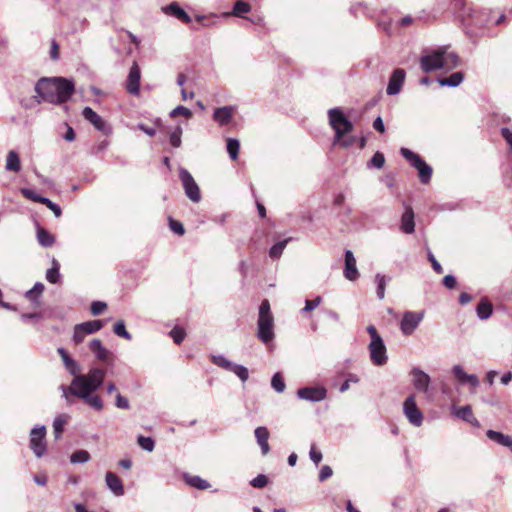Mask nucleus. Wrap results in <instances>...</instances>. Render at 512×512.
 Here are the masks:
<instances>
[{
  "label": "nucleus",
  "mask_w": 512,
  "mask_h": 512,
  "mask_svg": "<svg viewBox=\"0 0 512 512\" xmlns=\"http://www.w3.org/2000/svg\"><path fill=\"white\" fill-rule=\"evenodd\" d=\"M235 108L233 106H223L216 108L213 113V119L221 126L227 125L233 118Z\"/></svg>",
  "instance_id": "obj_19"
},
{
  "label": "nucleus",
  "mask_w": 512,
  "mask_h": 512,
  "mask_svg": "<svg viewBox=\"0 0 512 512\" xmlns=\"http://www.w3.org/2000/svg\"><path fill=\"white\" fill-rule=\"evenodd\" d=\"M254 434H255L257 443L261 448L262 454L267 455L270 451V446L268 443L270 433H269L268 429L264 426L257 427L254 431Z\"/></svg>",
  "instance_id": "obj_22"
},
{
  "label": "nucleus",
  "mask_w": 512,
  "mask_h": 512,
  "mask_svg": "<svg viewBox=\"0 0 512 512\" xmlns=\"http://www.w3.org/2000/svg\"><path fill=\"white\" fill-rule=\"evenodd\" d=\"M259 317H272L271 311H270V303L267 299L263 300L261 302L260 308H259Z\"/></svg>",
  "instance_id": "obj_57"
},
{
  "label": "nucleus",
  "mask_w": 512,
  "mask_h": 512,
  "mask_svg": "<svg viewBox=\"0 0 512 512\" xmlns=\"http://www.w3.org/2000/svg\"><path fill=\"white\" fill-rule=\"evenodd\" d=\"M271 386L272 388L278 392V393H282L284 392L285 388H286V385H285V382H284V379H283V376L280 372H276L273 376H272V379H271Z\"/></svg>",
  "instance_id": "obj_42"
},
{
  "label": "nucleus",
  "mask_w": 512,
  "mask_h": 512,
  "mask_svg": "<svg viewBox=\"0 0 512 512\" xmlns=\"http://www.w3.org/2000/svg\"><path fill=\"white\" fill-rule=\"evenodd\" d=\"M115 406L120 409L127 410L130 408L129 401L126 397L122 396L119 392L115 394Z\"/></svg>",
  "instance_id": "obj_53"
},
{
  "label": "nucleus",
  "mask_w": 512,
  "mask_h": 512,
  "mask_svg": "<svg viewBox=\"0 0 512 512\" xmlns=\"http://www.w3.org/2000/svg\"><path fill=\"white\" fill-rule=\"evenodd\" d=\"M373 128L380 132V133H383L385 131V126H384V122L382 120V118L380 116H378L374 122H373Z\"/></svg>",
  "instance_id": "obj_63"
},
{
  "label": "nucleus",
  "mask_w": 512,
  "mask_h": 512,
  "mask_svg": "<svg viewBox=\"0 0 512 512\" xmlns=\"http://www.w3.org/2000/svg\"><path fill=\"white\" fill-rule=\"evenodd\" d=\"M290 240L291 238H287L274 244L269 249V256L273 259L279 258Z\"/></svg>",
  "instance_id": "obj_38"
},
{
  "label": "nucleus",
  "mask_w": 512,
  "mask_h": 512,
  "mask_svg": "<svg viewBox=\"0 0 512 512\" xmlns=\"http://www.w3.org/2000/svg\"><path fill=\"white\" fill-rule=\"evenodd\" d=\"M424 315V311H405L400 322V330L402 334L405 336L412 335L422 322Z\"/></svg>",
  "instance_id": "obj_8"
},
{
  "label": "nucleus",
  "mask_w": 512,
  "mask_h": 512,
  "mask_svg": "<svg viewBox=\"0 0 512 512\" xmlns=\"http://www.w3.org/2000/svg\"><path fill=\"white\" fill-rule=\"evenodd\" d=\"M384 163H385V157H384L383 153L376 152L372 156L371 160L369 161L368 166L380 169L383 167Z\"/></svg>",
  "instance_id": "obj_47"
},
{
  "label": "nucleus",
  "mask_w": 512,
  "mask_h": 512,
  "mask_svg": "<svg viewBox=\"0 0 512 512\" xmlns=\"http://www.w3.org/2000/svg\"><path fill=\"white\" fill-rule=\"evenodd\" d=\"M183 477H184L185 482L188 485H190L194 488H197L199 490H205L210 487V483L208 481L202 479L199 476L184 473Z\"/></svg>",
  "instance_id": "obj_30"
},
{
  "label": "nucleus",
  "mask_w": 512,
  "mask_h": 512,
  "mask_svg": "<svg viewBox=\"0 0 512 512\" xmlns=\"http://www.w3.org/2000/svg\"><path fill=\"white\" fill-rule=\"evenodd\" d=\"M6 170L11 172H19L21 169L20 158L17 152L11 150L7 154L6 158Z\"/></svg>",
  "instance_id": "obj_32"
},
{
  "label": "nucleus",
  "mask_w": 512,
  "mask_h": 512,
  "mask_svg": "<svg viewBox=\"0 0 512 512\" xmlns=\"http://www.w3.org/2000/svg\"><path fill=\"white\" fill-rule=\"evenodd\" d=\"M182 128L180 126L170 133V143L173 147L178 148L181 145Z\"/></svg>",
  "instance_id": "obj_48"
},
{
  "label": "nucleus",
  "mask_w": 512,
  "mask_h": 512,
  "mask_svg": "<svg viewBox=\"0 0 512 512\" xmlns=\"http://www.w3.org/2000/svg\"><path fill=\"white\" fill-rule=\"evenodd\" d=\"M452 373L460 384H465L470 374H467L461 365H454Z\"/></svg>",
  "instance_id": "obj_46"
},
{
  "label": "nucleus",
  "mask_w": 512,
  "mask_h": 512,
  "mask_svg": "<svg viewBox=\"0 0 512 512\" xmlns=\"http://www.w3.org/2000/svg\"><path fill=\"white\" fill-rule=\"evenodd\" d=\"M344 277L349 281H355L359 277V272L356 267V259L351 250H346L345 252Z\"/></svg>",
  "instance_id": "obj_18"
},
{
  "label": "nucleus",
  "mask_w": 512,
  "mask_h": 512,
  "mask_svg": "<svg viewBox=\"0 0 512 512\" xmlns=\"http://www.w3.org/2000/svg\"><path fill=\"white\" fill-rule=\"evenodd\" d=\"M37 239L38 242L43 247H50L54 244L55 238L52 234H50L47 230L43 228H39L37 231Z\"/></svg>",
  "instance_id": "obj_37"
},
{
  "label": "nucleus",
  "mask_w": 512,
  "mask_h": 512,
  "mask_svg": "<svg viewBox=\"0 0 512 512\" xmlns=\"http://www.w3.org/2000/svg\"><path fill=\"white\" fill-rule=\"evenodd\" d=\"M387 277L385 275L377 274L375 276V281L377 283V297L382 300L385 297V287H386Z\"/></svg>",
  "instance_id": "obj_44"
},
{
  "label": "nucleus",
  "mask_w": 512,
  "mask_h": 512,
  "mask_svg": "<svg viewBox=\"0 0 512 512\" xmlns=\"http://www.w3.org/2000/svg\"><path fill=\"white\" fill-rule=\"evenodd\" d=\"M486 435L490 440L495 441L502 446L512 447V437L508 435H504L503 433L494 430H488Z\"/></svg>",
  "instance_id": "obj_29"
},
{
  "label": "nucleus",
  "mask_w": 512,
  "mask_h": 512,
  "mask_svg": "<svg viewBox=\"0 0 512 512\" xmlns=\"http://www.w3.org/2000/svg\"><path fill=\"white\" fill-rule=\"evenodd\" d=\"M333 474V470L330 466L324 465L319 473V481L323 482L326 479L330 478Z\"/></svg>",
  "instance_id": "obj_60"
},
{
  "label": "nucleus",
  "mask_w": 512,
  "mask_h": 512,
  "mask_svg": "<svg viewBox=\"0 0 512 512\" xmlns=\"http://www.w3.org/2000/svg\"><path fill=\"white\" fill-rule=\"evenodd\" d=\"M141 71L136 62L130 67L126 81V89L130 94L138 95L140 89Z\"/></svg>",
  "instance_id": "obj_15"
},
{
  "label": "nucleus",
  "mask_w": 512,
  "mask_h": 512,
  "mask_svg": "<svg viewBox=\"0 0 512 512\" xmlns=\"http://www.w3.org/2000/svg\"><path fill=\"white\" fill-rule=\"evenodd\" d=\"M240 149V143L237 139L229 138L227 140V152L232 160H236L238 158Z\"/></svg>",
  "instance_id": "obj_41"
},
{
  "label": "nucleus",
  "mask_w": 512,
  "mask_h": 512,
  "mask_svg": "<svg viewBox=\"0 0 512 512\" xmlns=\"http://www.w3.org/2000/svg\"><path fill=\"white\" fill-rule=\"evenodd\" d=\"M89 348L95 357L100 361H107L112 353L103 347L102 342L99 339H93L89 343Z\"/></svg>",
  "instance_id": "obj_25"
},
{
  "label": "nucleus",
  "mask_w": 512,
  "mask_h": 512,
  "mask_svg": "<svg viewBox=\"0 0 512 512\" xmlns=\"http://www.w3.org/2000/svg\"><path fill=\"white\" fill-rule=\"evenodd\" d=\"M367 332L371 337V341L368 345V351L371 362L375 366H383L387 363V349L381 335L378 333L374 325L367 327Z\"/></svg>",
  "instance_id": "obj_3"
},
{
  "label": "nucleus",
  "mask_w": 512,
  "mask_h": 512,
  "mask_svg": "<svg viewBox=\"0 0 512 512\" xmlns=\"http://www.w3.org/2000/svg\"><path fill=\"white\" fill-rule=\"evenodd\" d=\"M169 227L177 235H183L185 233L183 224L172 218H169Z\"/></svg>",
  "instance_id": "obj_55"
},
{
  "label": "nucleus",
  "mask_w": 512,
  "mask_h": 512,
  "mask_svg": "<svg viewBox=\"0 0 512 512\" xmlns=\"http://www.w3.org/2000/svg\"><path fill=\"white\" fill-rule=\"evenodd\" d=\"M69 419L68 415L60 414L54 418L53 421V432L55 439H59L64 431V425L67 423Z\"/></svg>",
  "instance_id": "obj_35"
},
{
  "label": "nucleus",
  "mask_w": 512,
  "mask_h": 512,
  "mask_svg": "<svg viewBox=\"0 0 512 512\" xmlns=\"http://www.w3.org/2000/svg\"><path fill=\"white\" fill-rule=\"evenodd\" d=\"M58 354L63 360V363L65 365V368L68 370V372L75 377L80 372L79 364L70 357V355L67 353V351L60 347L57 349Z\"/></svg>",
  "instance_id": "obj_24"
},
{
  "label": "nucleus",
  "mask_w": 512,
  "mask_h": 512,
  "mask_svg": "<svg viewBox=\"0 0 512 512\" xmlns=\"http://www.w3.org/2000/svg\"><path fill=\"white\" fill-rule=\"evenodd\" d=\"M170 335L176 344H180L185 338V331L182 328L175 327L170 331Z\"/></svg>",
  "instance_id": "obj_54"
},
{
  "label": "nucleus",
  "mask_w": 512,
  "mask_h": 512,
  "mask_svg": "<svg viewBox=\"0 0 512 512\" xmlns=\"http://www.w3.org/2000/svg\"><path fill=\"white\" fill-rule=\"evenodd\" d=\"M414 388L421 393H428L431 382L430 376L418 367H414L410 371Z\"/></svg>",
  "instance_id": "obj_13"
},
{
  "label": "nucleus",
  "mask_w": 512,
  "mask_h": 512,
  "mask_svg": "<svg viewBox=\"0 0 512 512\" xmlns=\"http://www.w3.org/2000/svg\"><path fill=\"white\" fill-rule=\"evenodd\" d=\"M445 52V46L438 47L430 52L424 51L420 58V67L426 72H432L443 68L442 54Z\"/></svg>",
  "instance_id": "obj_6"
},
{
  "label": "nucleus",
  "mask_w": 512,
  "mask_h": 512,
  "mask_svg": "<svg viewBox=\"0 0 512 512\" xmlns=\"http://www.w3.org/2000/svg\"><path fill=\"white\" fill-rule=\"evenodd\" d=\"M463 79V72L458 71L451 74L449 77L440 78L438 82L441 86L457 87L462 83Z\"/></svg>",
  "instance_id": "obj_34"
},
{
  "label": "nucleus",
  "mask_w": 512,
  "mask_h": 512,
  "mask_svg": "<svg viewBox=\"0 0 512 512\" xmlns=\"http://www.w3.org/2000/svg\"><path fill=\"white\" fill-rule=\"evenodd\" d=\"M427 256H428V260L431 262L433 270L436 273L441 274L443 272V268L440 265V263L436 260V258L433 255V253L429 251Z\"/></svg>",
  "instance_id": "obj_59"
},
{
  "label": "nucleus",
  "mask_w": 512,
  "mask_h": 512,
  "mask_svg": "<svg viewBox=\"0 0 512 512\" xmlns=\"http://www.w3.org/2000/svg\"><path fill=\"white\" fill-rule=\"evenodd\" d=\"M310 459L315 463V465H318L322 460V453L320 451H317L312 445L309 453Z\"/></svg>",
  "instance_id": "obj_61"
},
{
  "label": "nucleus",
  "mask_w": 512,
  "mask_h": 512,
  "mask_svg": "<svg viewBox=\"0 0 512 512\" xmlns=\"http://www.w3.org/2000/svg\"><path fill=\"white\" fill-rule=\"evenodd\" d=\"M137 443L143 450L148 451V452H152L155 447V442L151 437H145V436L140 435L137 438Z\"/></svg>",
  "instance_id": "obj_45"
},
{
  "label": "nucleus",
  "mask_w": 512,
  "mask_h": 512,
  "mask_svg": "<svg viewBox=\"0 0 512 512\" xmlns=\"http://www.w3.org/2000/svg\"><path fill=\"white\" fill-rule=\"evenodd\" d=\"M82 115L84 119L90 122L97 130L106 135L111 132V128L91 107H85L82 111Z\"/></svg>",
  "instance_id": "obj_14"
},
{
  "label": "nucleus",
  "mask_w": 512,
  "mask_h": 512,
  "mask_svg": "<svg viewBox=\"0 0 512 512\" xmlns=\"http://www.w3.org/2000/svg\"><path fill=\"white\" fill-rule=\"evenodd\" d=\"M213 364L236 374L241 381L245 382L249 377L248 369L236 363L231 362L223 355H213L212 356Z\"/></svg>",
  "instance_id": "obj_11"
},
{
  "label": "nucleus",
  "mask_w": 512,
  "mask_h": 512,
  "mask_svg": "<svg viewBox=\"0 0 512 512\" xmlns=\"http://www.w3.org/2000/svg\"><path fill=\"white\" fill-rule=\"evenodd\" d=\"M453 413L456 417L462 419L465 422H468L473 425H478V420L474 417L472 408L470 405H465L462 407H453Z\"/></svg>",
  "instance_id": "obj_26"
},
{
  "label": "nucleus",
  "mask_w": 512,
  "mask_h": 512,
  "mask_svg": "<svg viewBox=\"0 0 512 512\" xmlns=\"http://www.w3.org/2000/svg\"><path fill=\"white\" fill-rule=\"evenodd\" d=\"M179 178L182 182L186 196L194 203H198L201 200V192L198 184L194 180L191 173L185 169L180 168Z\"/></svg>",
  "instance_id": "obj_7"
},
{
  "label": "nucleus",
  "mask_w": 512,
  "mask_h": 512,
  "mask_svg": "<svg viewBox=\"0 0 512 512\" xmlns=\"http://www.w3.org/2000/svg\"><path fill=\"white\" fill-rule=\"evenodd\" d=\"M164 13L172 15L183 23H190L191 17L180 7L177 2H172L163 8Z\"/></svg>",
  "instance_id": "obj_21"
},
{
  "label": "nucleus",
  "mask_w": 512,
  "mask_h": 512,
  "mask_svg": "<svg viewBox=\"0 0 512 512\" xmlns=\"http://www.w3.org/2000/svg\"><path fill=\"white\" fill-rule=\"evenodd\" d=\"M179 115H182L186 118H190L192 117V112L187 107L179 105L170 112V116L175 118Z\"/></svg>",
  "instance_id": "obj_49"
},
{
  "label": "nucleus",
  "mask_w": 512,
  "mask_h": 512,
  "mask_svg": "<svg viewBox=\"0 0 512 512\" xmlns=\"http://www.w3.org/2000/svg\"><path fill=\"white\" fill-rule=\"evenodd\" d=\"M501 135L507 141L512 149V132L508 128L501 129Z\"/></svg>",
  "instance_id": "obj_64"
},
{
  "label": "nucleus",
  "mask_w": 512,
  "mask_h": 512,
  "mask_svg": "<svg viewBox=\"0 0 512 512\" xmlns=\"http://www.w3.org/2000/svg\"><path fill=\"white\" fill-rule=\"evenodd\" d=\"M75 91L73 81L63 77H43L35 85V92L40 101L51 104H63L67 102Z\"/></svg>",
  "instance_id": "obj_2"
},
{
  "label": "nucleus",
  "mask_w": 512,
  "mask_h": 512,
  "mask_svg": "<svg viewBox=\"0 0 512 512\" xmlns=\"http://www.w3.org/2000/svg\"><path fill=\"white\" fill-rule=\"evenodd\" d=\"M90 460V454L88 451L80 449L74 451L70 456V461L73 464L86 463Z\"/></svg>",
  "instance_id": "obj_40"
},
{
  "label": "nucleus",
  "mask_w": 512,
  "mask_h": 512,
  "mask_svg": "<svg viewBox=\"0 0 512 512\" xmlns=\"http://www.w3.org/2000/svg\"><path fill=\"white\" fill-rule=\"evenodd\" d=\"M60 264L56 259L52 260V267L46 272V279L52 284H56L60 280Z\"/></svg>",
  "instance_id": "obj_36"
},
{
  "label": "nucleus",
  "mask_w": 512,
  "mask_h": 512,
  "mask_svg": "<svg viewBox=\"0 0 512 512\" xmlns=\"http://www.w3.org/2000/svg\"><path fill=\"white\" fill-rule=\"evenodd\" d=\"M456 284V278L453 275H446L443 278V285L448 289H454Z\"/></svg>",
  "instance_id": "obj_62"
},
{
  "label": "nucleus",
  "mask_w": 512,
  "mask_h": 512,
  "mask_svg": "<svg viewBox=\"0 0 512 512\" xmlns=\"http://www.w3.org/2000/svg\"><path fill=\"white\" fill-rule=\"evenodd\" d=\"M251 11V5L243 0H237L233 6V10L231 12L224 13V16H236L242 17L243 14Z\"/></svg>",
  "instance_id": "obj_33"
},
{
  "label": "nucleus",
  "mask_w": 512,
  "mask_h": 512,
  "mask_svg": "<svg viewBox=\"0 0 512 512\" xmlns=\"http://www.w3.org/2000/svg\"><path fill=\"white\" fill-rule=\"evenodd\" d=\"M297 396L306 401L320 402L327 397V390L324 387H303L297 390Z\"/></svg>",
  "instance_id": "obj_12"
},
{
  "label": "nucleus",
  "mask_w": 512,
  "mask_h": 512,
  "mask_svg": "<svg viewBox=\"0 0 512 512\" xmlns=\"http://www.w3.org/2000/svg\"><path fill=\"white\" fill-rule=\"evenodd\" d=\"M46 427L35 426L30 431V448L36 457L40 458L46 453Z\"/></svg>",
  "instance_id": "obj_10"
},
{
  "label": "nucleus",
  "mask_w": 512,
  "mask_h": 512,
  "mask_svg": "<svg viewBox=\"0 0 512 512\" xmlns=\"http://www.w3.org/2000/svg\"><path fill=\"white\" fill-rule=\"evenodd\" d=\"M268 484V478L264 474H259L250 481V485L254 488H264Z\"/></svg>",
  "instance_id": "obj_51"
},
{
  "label": "nucleus",
  "mask_w": 512,
  "mask_h": 512,
  "mask_svg": "<svg viewBox=\"0 0 512 512\" xmlns=\"http://www.w3.org/2000/svg\"><path fill=\"white\" fill-rule=\"evenodd\" d=\"M87 335L88 334L83 330V328L80 326V324H77L74 327L73 341L76 344L82 343Z\"/></svg>",
  "instance_id": "obj_50"
},
{
  "label": "nucleus",
  "mask_w": 512,
  "mask_h": 512,
  "mask_svg": "<svg viewBox=\"0 0 512 512\" xmlns=\"http://www.w3.org/2000/svg\"><path fill=\"white\" fill-rule=\"evenodd\" d=\"M107 304L102 301H93L91 304V313L94 316H98L103 313V311L106 309Z\"/></svg>",
  "instance_id": "obj_56"
},
{
  "label": "nucleus",
  "mask_w": 512,
  "mask_h": 512,
  "mask_svg": "<svg viewBox=\"0 0 512 512\" xmlns=\"http://www.w3.org/2000/svg\"><path fill=\"white\" fill-rule=\"evenodd\" d=\"M44 284L41 282L35 283V285L32 287V289L28 290L25 293V297L31 301L34 306L39 307L41 305L40 302V296L44 291Z\"/></svg>",
  "instance_id": "obj_28"
},
{
  "label": "nucleus",
  "mask_w": 512,
  "mask_h": 512,
  "mask_svg": "<svg viewBox=\"0 0 512 512\" xmlns=\"http://www.w3.org/2000/svg\"><path fill=\"white\" fill-rule=\"evenodd\" d=\"M405 76L406 72L401 68H397L392 72L386 89L388 95H396L401 91Z\"/></svg>",
  "instance_id": "obj_16"
},
{
  "label": "nucleus",
  "mask_w": 512,
  "mask_h": 512,
  "mask_svg": "<svg viewBox=\"0 0 512 512\" xmlns=\"http://www.w3.org/2000/svg\"><path fill=\"white\" fill-rule=\"evenodd\" d=\"M83 330L89 335L99 331L103 327L101 320H91L80 324Z\"/></svg>",
  "instance_id": "obj_39"
},
{
  "label": "nucleus",
  "mask_w": 512,
  "mask_h": 512,
  "mask_svg": "<svg viewBox=\"0 0 512 512\" xmlns=\"http://www.w3.org/2000/svg\"><path fill=\"white\" fill-rule=\"evenodd\" d=\"M443 68L442 69H453L460 65V59L454 52H448V48L445 46V52L442 54Z\"/></svg>",
  "instance_id": "obj_31"
},
{
  "label": "nucleus",
  "mask_w": 512,
  "mask_h": 512,
  "mask_svg": "<svg viewBox=\"0 0 512 512\" xmlns=\"http://www.w3.org/2000/svg\"><path fill=\"white\" fill-rule=\"evenodd\" d=\"M105 376V370L99 367L91 368L86 374L79 372L69 386H61L63 397L68 400L69 395H73L82 399L92 409L101 411L104 407L103 401L94 392L103 385Z\"/></svg>",
  "instance_id": "obj_1"
},
{
  "label": "nucleus",
  "mask_w": 512,
  "mask_h": 512,
  "mask_svg": "<svg viewBox=\"0 0 512 512\" xmlns=\"http://www.w3.org/2000/svg\"><path fill=\"white\" fill-rule=\"evenodd\" d=\"M401 230L406 234H412L415 231L414 212L410 206L405 208L401 217Z\"/></svg>",
  "instance_id": "obj_23"
},
{
  "label": "nucleus",
  "mask_w": 512,
  "mask_h": 512,
  "mask_svg": "<svg viewBox=\"0 0 512 512\" xmlns=\"http://www.w3.org/2000/svg\"><path fill=\"white\" fill-rule=\"evenodd\" d=\"M403 412L408 421L415 427L423 423V413L417 407L415 394L409 395L403 403Z\"/></svg>",
  "instance_id": "obj_9"
},
{
  "label": "nucleus",
  "mask_w": 512,
  "mask_h": 512,
  "mask_svg": "<svg viewBox=\"0 0 512 512\" xmlns=\"http://www.w3.org/2000/svg\"><path fill=\"white\" fill-rule=\"evenodd\" d=\"M321 302H322V297L321 296H317L313 300H306L305 301V306L302 309V312L303 313H307V312H310V311L314 310L315 308H317L321 304Z\"/></svg>",
  "instance_id": "obj_52"
},
{
  "label": "nucleus",
  "mask_w": 512,
  "mask_h": 512,
  "mask_svg": "<svg viewBox=\"0 0 512 512\" xmlns=\"http://www.w3.org/2000/svg\"><path fill=\"white\" fill-rule=\"evenodd\" d=\"M113 332L126 340H131V334L126 330V326L123 320L117 321L113 326Z\"/></svg>",
  "instance_id": "obj_43"
},
{
  "label": "nucleus",
  "mask_w": 512,
  "mask_h": 512,
  "mask_svg": "<svg viewBox=\"0 0 512 512\" xmlns=\"http://www.w3.org/2000/svg\"><path fill=\"white\" fill-rule=\"evenodd\" d=\"M258 337L264 343H268L274 338L273 317L258 318Z\"/></svg>",
  "instance_id": "obj_17"
},
{
  "label": "nucleus",
  "mask_w": 512,
  "mask_h": 512,
  "mask_svg": "<svg viewBox=\"0 0 512 512\" xmlns=\"http://www.w3.org/2000/svg\"><path fill=\"white\" fill-rule=\"evenodd\" d=\"M480 320H487L493 313V305L487 298H482L476 308Z\"/></svg>",
  "instance_id": "obj_27"
},
{
  "label": "nucleus",
  "mask_w": 512,
  "mask_h": 512,
  "mask_svg": "<svg viewBox=\"0 0 512 512\" xmlns=\"http://www.w3.org/2000/svg\"><path fill=\"white\" fill-rule=\"evenodd\" d=\"M400 154L410 162L418 171V176L423 184H428L431 180L433 170L418 154L408 148H401Z\"/></svg>",
  "instance_id": "obj_5"
},
{
  "label": "nucleus",
  "mask_w": 512,
  "mask_h": 512,
  "mask_svg": "<svg viewBox=\"0 0 512 512\" xmlns=\"http://www.w3.org/2000/svg\"><path fill=\"white\" fill-rule=\"evenodd\" d=\"M21 194L25 198H27L33 202H38V199L40 198V195H38L35 191H33L32 189H29V188H22Z\"/></svg>",
  "instance_id": "obj_58"
},
{
  "label": "nucleus",
  "mask_w": 512,
  "mask_h": 512,
  "mask_svg": "<svg viewBox=\"0 0 512 512\" xmlns=\"http://www.w3.org/2000/svg\"><path fill=\"white\" fill-rule=\"evenodd\" d=\"M105 481L107 487L114 493L116 496L124 495V487L121 479L113 472H107L105 475Z\"/></svg>",
  "instance_id": "obj_20"
},
{
  "label": "nucleus",
  "mask_w": 512,
  "mask_h": 512,
  "mask_svg": "<svg viewBox=\"0 0 512 512\" xmlns=\"http://www.w3.org/2000/svg\"><path fill=\"white\" fill-rule=\"evenodd\" d=\"M329 124L335 131L333 144H337L342 137L353 130L352 122L336 107L328 110Z\"/></svg>",
  "instance_id": "obj_4"
}]
</instances>
